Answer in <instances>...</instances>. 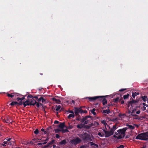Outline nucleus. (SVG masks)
<instances>
[{"instance_id":"14","label":"nucleus","mask_w":148,"mask_h":148,"mask_svg":"<svg viewBox=\"0 0 148 148\" xmlns=\"http://www.w3.org/2000/svg\"><path fill=\"white\" fill-rule=\"evenodd\" d=\"M11 117L9 115H8L4 119V121L6 123H11V121L10 120Z\"/></svg>"},{"instance_id":"57","label":"nucleus","mask_w":148,"mask_h":148,"mask_svg":"<svg viewBox=\"0 0 148 148\" xmlns=\"http://www.w3.org/2000/svg\"><path fill=\"white\" fill-rule=\"evenodd\" d=\"M9 143H10V145H12L13 144V143H14V142L13 141L12 142L11 141L10 142H9V143H8V144H9Z\"/></svg>"},{"instance_id":"23","label":"nucleus","mask_w":148,"mask_h":148,"mask_svg":"<svg viewBox=\"0 0 148 148\" xmlns=\"http://www.w3.org/2000/svg\"><path fill=\"white\" fill-rule=\"evenodd\" d=\"M84 124H83L82 123L78 124L77 125V127L79 129H81L84 127Z\"/></svg>"},{"instance_id":"52","label":"nucleus","mask_w":148,"mask_h":148,"mask_svg":"<svg viewBox=\"0 0 148 148\" xmlns=\"http://www.w3.org/2000/svg\"><path fill=\"white\" fill-rule=\"evenodd\" d=\"M26 95L24 96L23 97L20 98V100L22 101V100H24L25 99V96Z\"/></svg>"},{"instance_id":"46","label":"nucleus","mask_w":148,"mask_h":148,"mask_svg":"<svg viewBox=\"0 0 148 148\" xmlns=\"http://www.w3.org/2000/svg\"><path fill=\"white\" fill-rule=\"evenodd\" d=\"M44 134H49V132L46 130V131L45 130V131H44Z\"/></svg>"},{"instance_id":"35","label":"nucleus","mask_w":148,"mask_h":148,"mask_svg":"<svg viewBox=\"0 0 148 148\" xmlns=\"http://www.w3.org/2000/svg\"><path fill=\"white\" fill-rule=\"evenodd\" d=\"M119 97H117L116 98L114 99V101L116 103H117L118 101L119 100Z\"/></svg>"},{"instance_id":"38","label":"nucleus","mask_w":148,"mask_h":148,"mask_svg":"<svg viewBox=\"0 0 148 148\" xmlns=\"http://www.w3.org/2000/svg\"><path fill=\"white\" fill-rule=\"evenodd\" d=\"M34 133L37 135L39 133V130L38 129H36V130L34 131Z\"/></svg>"},{"instance_id":"15","label":"nucleus","mask_w":148,"mask_h":148,"mask_svg":"<svg viewBox=\"0 0 148 148\" xmlns=\"http://www.w3.org/2000/svg\"><path fill=\"white\" fill-rule=\"evenodd\" d=\"M108 96V95L102 96V103L103 105H104L107 103V101L106 99V97Z\"/></svg>"},{"instance_id":"48","label":"nucleus","mask_w":148,"mask_h":148,"mask_svg":"<svg viewBox=\"0 0 148 148\" xmlns=\"http://www.w3.org/2000/svg\"><path fill=\"white\" fill-rule=\"evenodd\" d=\"M120 101L121 103L122 104H123L124 103V101L123 100H121V99H120L119 100V102H120Z\"/></svg>"},{"instance_id":"60","label":"nucleus","mask_w":148,"mask_h":148,"mask_svg":"<svg viewBox=\"0 0 148 148\" xmlns=\"http://www.w3.org/2000/svg\"><path fill=\"white\" fill-rule=\"evenodd\" d=\"M7 140V141H9L11 140V138H6V139Z\"/></svg>"},{"instance_id":"45","label":"nucleus","mask_w":148,"mask_h":148,"mask_svg":"<svg viewBox=\"0 0 148 148\" xmlns=\"http://www.w3.org/2000/svg\"><path fill=\"white\" fill-rule=\"evenodd\" d=\"M52 129V127H51V126H50L49 127H48L47 128L46 130H47V131H49L51 129Z\"/></svg>"},{"instance_id":"51","label":"nucleus","mask_w":148,"mask_h":148,"mask_svg":"<svg viewBox=\"0 0 148 148\" xmlns=\"http://www.w3.org/2000/svg\"><path fill=\"white\" fill-rule=\"evenodd\" d=\"M56 137L57 138H58L60 137L59 135L58 134H56Z\"/></svg>"},{"instance_id":"28","label":"nucleus","mask_w":148,"mask_h":148,"mask_svg":"<svg viewBox=\"0 0 148 148\" xmlns=\"http://www.w3.org/2000/svg\"><path fill=\"white\" fill-rule=\"evenodd\" d=\"M68 129L66 128L65 129H64L63 128L61 130V132L62 133H65L66 132H69V131L68 130Z\"/></svg>"},{"instance_id":"40","label":"nucleus","mask_w":148,"mask_h":148,"mask_svg":"<svg viewBox=\"0 0 148 148\" xmlns=\"http://www.w3.org/2000/svg\"><path fill=\"white\" fill-rule=\"evenodd\" d=\"M27 99L32 98H33V96L32 95H28L27 96Z\"/></svg>"},{"instance_id":"5","label":"nucleus","mask_w":148,"mask_h":148,"mask_svg":"<svg viewBox=\"0 0 148 148\" xmlns=\"http://www.w3.org/2000/svg\"><path fill=\"white\" fill-rule=\"evenodd\" d=\"M82 140L78 137H76L74 139H72L70 141V143L72 144L76 145L81 142Z\"/></svg>"},{"instance_id":"25","label":"nucleus","mask_w":148,"mask_h":148,"mask_svg":"<svg viewBox=\"0 0 148 148\" xmlns=\"http://www.w3.org/2000/svg\"><path fill=\"white\" fill-rule=\"evenodd\" d=\"M139 93L138 92H135L134 93L133 92H132V96L133 98H135V96H136L137 95H139Z\"/></svg>"},{"instance_id":"22","label":"nucleus","mask_w":148,"mask_h":148,"mask_svg":"<svg viewBox=\"0 0 148 148\" xmlns=\"http://www.w3.org/2000/svg\"><path fill=\"white\" fill-rule=\"evenodd\" d=\"M75 115L74 114V113H71L67 117V118L68 119H70L71 117L73 118H74L75 117Z\"/></svg>"},{"instance_id":"2","label":"nucleus","mask_w":148,"mask_h":148,"mask_svg":"<svg viewBox=\"0 0 148 148\" xmlns=\"http://www.w3.org/2000/svg\"><path fill=\"white\" fill-rule=\"evenodd\" d=\"M127 127L123 128L122 129H120L118 130L119 132V136H117L115 135H114V137L118 139H120L123 138L125 136V133L126 130H127Z\"/></svg>"},{"instance_id":"30","label":"nucleus","mask_w":148,"mask_h":148,"mask_svg":"<svg viewBox=\"0 0 148 148\" xmlns=\"http://www.w3.org/2000/svg\"><path fill=\"white\" fill-rule=\"evenodd\" d=\"M54 142V140H53L51 141L50 142H49V143H48L47 146H49L51 145H52V144H53V143Z\"/></svg>"},{"instance_id":"31","label":"nucleus","mask_w":148,"mask_h":148,"mask_svg":"<svg viewBox=\"0 0 148 148\" xmlns=\"http://www.w3.org/2000/svg\"><path fill=\"white\" fill-rule=\"evenodd\" d=\"M56 111H59L61 108V106L60 105L57 106L56 105Z\"/></svg>"},{"instance_id":"24","label":"nucleus","mask_w":148,"mask_h":148,"mask_svg":"<svg viewBox=\"0 0 148 148\" xmlns=\"http://www.w3.org/2000/svg\"><path fill=\"white\" fill-rule=\"evenodd\" d=\"M117 128V126L116 125H114L112 128H111L110 129L111 131H112L113 132V133L115 130H116Z\"/></svg>"},{"instance_id":"61","label":"nucleus","mask_w":148,"mask_h":148,"mask_svg":"<svg viewBox=\"0 0 148 148\" xmlns=\"http://www.w3.org/2000/svg\"><path fill=\"white\" fill-rule=\"evenodd\" d=\"M140 113V111L138 110L136 112V113L137 114H139Z\"/></svg>"},{"instance_id":"53","label":"nucleus","mask_w":148,"mask_h":148,"mask_svg":"<svg viewBox=\"0 0 148 148\" xmlns=\"http://www.w3.org/2000/svg\"><path fill=\"white\" fill-rule=\"evenodd\" d=\"M38 97H45V95H37Z\"/></svg>"},{"instance_id":"12","label":"nucleus","mask_w":148,"mask_h":148,"mask_svg":"<svg viewBox=\"0 0 148 148\" xmlns=\"http://www.w3.org/2000/svg\"><path fill=\"white\" fill-rule=\"evenodd\" d=\"M29 99L30 101V103L32 104L31 105V106H34L36 105V103H37V101L34 98Z\"/></svg>"},{"instance_id":"20","label":"nucleus","mask_w":148,"mask_h":148,"mask_svg":"<svg viewBox=\"0 0 148 148\" xmlns=\"http://www.w3.org/2000/svg\"><path fill=\"white\" fill-rule=\"evenodd\" d=\"M7 96L8 97L12 98L14 96H16V94L15 93H12V94H7Z\"/></svg>"},{"instance_id":"43","label":"nucleus","mask_w":148,"mask_h":148,"mask_svg":"<svg viewBox=\"0 0 148 148\" xmlns=\"http://www.w3.org/2000/svg\"><path fill=\"white\" fill-rule=\"evenodd\" d=\"M66 112H69V113H74L73 111V110H69L66 111Z\"/></svg>"},{"instance_id":"54","label":"nucleus","mask_w":148,"mask_h":148,"mask_svg":"<svg viewBox=\"0 0 148 148\" xmlns=\"http://www.w3.org/2000/svg\"><path fill=\"white\" fill-rule=\"evenodd\" d=\"M91 112L94 115H96V113L95 112L91 111Z\"/></svg>"},{"instance_id":"50","label":"nucleus","mask_w":148,"mask_h":148,"mask_svg":"<svg viewBox=\"0 0 148 148\" xmlns=\"http://www.w3.org/2000/svg\"><path fill=\"white\" fill-rule=\"evenodd\" d=\"M126 90V88L121 89L120 90H119V91L122 92V91H124V90Z\"/></svg>"},{"instance_id":"41","label":"nucleus","mask_w":148,"mask_h":148,"mask_svg":"<svg viewBox=\"0 0 148 148\" xmlns=\"http://www.w3.org/2000/svg\"><path fill=\"white\" fill-rule=\"evenodd\" d=\"M78 117H77L76 118V120L78 121H79L81 120V117H79L80 116H78Z\"/></svg>"},{"instance_id":"16","label":"nucleus","mask_w":148,"mask_h":148,"mask_svg":"<svg viewBox=\"0 0 148 148\" xmlns=\"http://www.w3.org/2000/svg\"><path fill=\"white\" fill-rule=\"evenodd\" d=\"M52 100L56 103L58 104L60 103L61 101L59 99H57L55 98H52Z\"/></svg>"},{"instance_id":"36","label":"nucleus","mask_w":148,"mask_h":148,"mask_svg":"<svg viewBox=\"0 0 148 148\" xmlns=\"http://www.w3.org/2000/svg\"><path fill=\"white\" fill-rule=\"evenodd\" d=\"M54 131L56 133H59L60 132H61V130L59 129H55Z\"/></svg>"},{"instance_id":"11","label":"nucleus","mask_w":148,"mask_h":148,"mask_svg":"<svg viewBox=\"0 0 148 148\" xmlns=\"http://www.w3.org/2000/svg\"><path fill=\"white\" fill-rule=\"evenodd\" d=\"M131 99H132V100L131 101H130L128 102V104L129 106H132L133 104L138 103V100H133L132 98H131Z\"/></svg>"},{"instance_id":"26","label":"nucleus","mask_w":148,"mask_h":148,"mask_svg":"<svg viewBox=\"0 0 148 148\" xmlns=\"http://www.w3.org/2000/svg\"><path fill=\"white\" fill-rule=\"evenodd\" d=\"M18 104V102L16 101H12L10 104V105L11 106H13L15 105Z\"/></svg>"},{"instance_id":"44","label":"nucleus","mask_w":148,"mask_h":148,"mask_svg":"<svg viewBox=\"0 0 148 148\" xmlns=\"http://www.w3.org/2000/svg\"><path fill=\"white\" fill-rule=\"evenodd\" d=\"M41 100V97H40L39 98H38L37 100L38 102H40Z\"/></svg>"},{"instance_id":"3","label":"nucleus","mask_w":148,"mask_h":148,"mask_svg":"<svg viewBox=\"0 0 148 148\" xmlns=\"http://www.w3.org/2000/svg\"><path fill=\"white\" fill-rule=\"evenodd\" d=\"M136 139L142 140H148V132L138 134L136 137Z\"/></svg>"},{"instance_id":"8","label":"nucleus","mask_w":148,"mask_h":148,"mask_svg":"<svg viewBox=\"0 0 148 148\" xmlns=\"http://www.w3.org/2000/svg\"><path fill=\"white\" fill-rule=\"evenodd\" d=\"M91 118V116H86V117H84L81 120V122L82 123H84V124H87L88 123V121L87 120V119L88 118Z\"/></svg>"},{"instance_id":"55","label":"nucleus","mask_w":148,"mask_h":148,"mask_svg":"<svg viewBox=\"0 0 148 148\" xmlns=\"http://www.w3.org/2000/svg\"><path fill=\"white\" fill-rule=\"evenodd\" d=\"M87 112V111L86 110H83V111H82V113H86Z\"/></svg>"},{"instance_id":"47","label":"nucleus","mask_w":148,"mask_h":148,"mask_svg":"<svg viewBox=\"0 0 148 148\" xmlns=\"http://www.w3.org/2000/svg\"><path fill=\"white\" fill-rule=\"evenodd\" d=\"M33 98L34 99L35 98V100H37L38 98V95H37V96H33Z\"/></svg>"},{"instance_id":"49","label":"nucleus","mask_w":148,"mask_h":148,"mask_svg":"<svg viewBox=\"0 0 148 148\" xmlns=\"http://www.w3.org/2000/svg\"><path fill=\"white\" fill-rule=\"evenodd\" d=\"M119 132L118 131V130H117V132H115V134L114 135H115L116 136V135H118L119 136Z\"/></svg>"},{"instance_id":"56","label":"nucleus","mask_w":148,"mask_h":148,"mask_svg":"<svg viewBox=\"0 0 148 148\" xmlns=\"http://www.w3.org/2000/svg\"><path fill=\"white\" fill-rule=\"evenodd\" d=\"M59 122L57 121H55L54 122L55 124H58L59 123Z\"/></svg>"},{"instance_id":"59","label":"nucleus","mask_w":148,"mask_h":148,"mask_svg":"<svg viewBox=\"0 0 148 148\" xmlns=\"http://www.w3.org/2000/svg\"><path fill=\"white\" fill-rule=\"evenodd\" d=\"M119 147L120 148H123L124 147V146L123 145H121Z\"/></svg>"},{"instance_id":"62","label":"nucleus","mask_w":148,"mask_h":148,"mask_svg":"<svg viewBox=\"0 0 148 148\" xmlns=\"http://www.w3.org/2000/svg\"><path fill=\"white\" fill-rule=\"evenodd\" d=\"M3 143L5 144H7L8 143L7 141H5L3 142Z\"/></svg>"},{"instance_id":"19","label":"nucleus","mask_w":148,"mask_h":148,"mask_svg":"<svg viewBox=\"0 0 148 148\" xmlns=\"http://www.w3.org/2000/svg\"><path fill=\"white\" fill-rule=\"evenodd\" d=\"M89 144H90V145L92 146L94 148H97L98 147V145H97L94 143L93 142H90Z\"/></svg>"},{"instance_id":"29","label":"nucleus","mask_w":148,"mask_h":148,"mask_svg":"<svg viewBox=\"0 0 148 148\" xmlns=\"http://www.w3.org/2000/svg\"><path fill=\"white\" fill-rule=\"evenodd\" d=\"M36 106L38 108H39L40 106H42L43 105L40 102H37L36 103Z\"/></svg>"},{"instance_id":"58","label":"nucleus","mask_w":148,"mask_h":148,"mask_svg":"<svg viewBox=\"0 0 148 148\" xmlns=\"http://www.w3.org/2000/svg\"><path fill=\"white\" fill-rule=\"evenodd\" d=\"M43 144V143H38V144H37V145H42Z\"/></svg>"},{"instance_id":"64","label":"nucleus","mask_w":148,"mask_h":148,"mask_svg":"<svg viewBox=\"0 0 148 148\" xmlns=\"http://www.w3.org/2000/svg\"><path fill=\"white\" fill-rule=\"evenodd\" d=\"M143 105L144 106H146V107H147V104H146L145 103H143Z\"/></svg>"},{"instance_id":"39","label":"nucleus","mask_w":148,"mask_h":148,"mask_svg":"<svg viewBox=\"0 0 148 148\" xmlns=\"http://www.w3.org/2000/svg\"><path fill=\"white\" fill-rule=\"evenodd\" d=\"M106 122V121L105 120H102V124H103L104 125V126L103 127V128L104 127H105V128H106V129H107L106 128V125L105 123Z\"/></svg>"},{"instance_id":"34","label":"nucleus","mask_w":148,"mask_h":148,"mask_svg":"<svg viewBox=\"0 0 148 148\" xmlns=\"http://www.w3.org/2000/svg\"><path fill=\"white\" fill-rule=\"evenodd\" d=\"M129 96V94L128 93H127L126 95H124L123 96V99H125L127 98H128Z\"/></svg>"},{"instance_id":"13","label":"nucleus","mask_w":148,"mask_h":148,"mask_svg":"<svg viewBox=\"0 0 148 148\" xmlns=\"http://www.w3.org/2000/svg\"><path fill=\"white\" fill-rule=\"evenodd\" d=\"M31 105H32L30 103L29 99L26 100L25 101L23 102V105L24 107H26L27 106H31Z\"/></svg>"},{"instance_id":"21","label":"nucleus","mask_w":148,"mask_h":148,"mask_svg":"<svg viewBox=\"0 0 148 148\" xmlns=\"http://www.w3.org/2000/svg\"><path fill=\"white\" fill-rule=\"evenodd\" d=\"M67 143V142L65 139L62 140L59 142V144L61 145H65Z\"/></svg>"},{"instance_id":"1","label":"nucleus","mask_w":148,"mask_h":148,"mask_svg":"<svg viewBox=\"0 0 148 148\" xmlns=\"http://www.w3.org/2000/svg\"><path fill=\"white\" fill-rule=\"evenodd\" d=\"M91 134H90L86 132L80 134L79 136L82 139L83 141L90 142L92 141Z\"/></svg>"},{"instance_id":"33","label":"nucleus","mask_w":148,"mask_h":148,"mask_svg":"<svg viewBox=\"0 0 148 148\" xmlns=\"http://www.w3.org/2000/svg\"><path fill=\"white\" fill-rule=\"evenodd\" d=\"M69 126L68 127L66 126L65 127L68 129L70 130L72 129L73 128V126L72 125H70L69 123Z\"/></svg>"},{"instance_id":"6","label":"nucleus","mask_w":148,"mask_h":148,"mask_svg":"<svg viewBox=\"0 0 148 148\" xmlns=\"http://www.w3.org/2000/svg\"><path fill=\"white\" fill-rule=\"evenodd\" d=\"M73 110H74L75 112V116H80L79 114L82 113L83 111V110L82 109V107H80L79 108L75 107Z\"/></svg>"},{"instance_id":"17","label":"nucleus","mask_w":148,"mask_h":148,"mask_svg":"<svg viewBox=\"0 0 148 148\" xmlns=\"http://www.w3.org/2000/svg\"><path fill=\"white\" fill-rule=\"evenodd\" d=\"M58 127L59 128L61 129V130L62 129L64 128V127H66L65 126L64 123H60V124L58 125Z\"/></svg>"},{"instance_id":"18","label":"nucleus","mask_w":148,"mask_h":148,"mask_svg":"<svg viewBox=\"0 0 148 148\" xmlns=\"http://www.w3.org/2000/svg\"><path fill=\"white\" fill-rule=\"evenodd\" d=\"M126 126L128 127H127V129H130V130H134L135 128V127L134 126L130 125H129L128 124H127Z\"/></svg>"},{"instance_id":"27","label":"nucleus","mask_w":148,"mask_h":148,"mask_svg":"<svg viewBox=\"0 0 148 148\" xmlns=\"http://www.w3.org/2000/svg\"><path fill=\"white\" fill-rule=\"evenodd\" d=\"M147 98V97L146 95H145L144 96H142L141 97V99H143V101L144 102L146 101Z\"/></svg>"},{"instance_id":"42","label":"nucleus","mask_w":148,"mask_h":148,"mask_svg":"<svg viewBox=\"0 0 148 148\" xmlns=\"http://www.w3.org/2000/svg\"><path fill=\"white\" fill-rule=\"evenodd\" d=\"M18 106H21L22 104L23 105V103L22 101H21L19 102V103H18Z\"/></svg>"},{"instance_id":"4","label":"nucleus","mask_w":148,"mask_h":148,"mask_svg":"<svg viewBox=\"0 0 148 148\" xmlns=\"http://www.w3.org/2000/svg\"><path fill=\"white\" fill-rule=\"evenodd\" d=\"M85 99H88L90 101H94L96 100L100 101L102 99V96H95L94 97H88L85 98Z\"/></svg>"},{"instance_id":"9","label":"nucleus","mask_w":148,"mask_h":148,"mask_svg":"<svg viewBox=\"0 0 148 148\" xmlns=\"http://www.w3.org/2000/svg\"><path fill=\"white\" fill-rule=\"evenodd\" d=\"M91 118V116H86V117H84L81 120V122L82 123H84V124H87L88 123V121L87 120V119L88 118Z\"/></svg>"},{"instance_id":"7","label":"nucleus","mask_w":148,"mask_h":148,"mask_svg":"<svg viewBox=\"0 0 148 148\" xmlns=\"http://www.w3.org/2000/svg\"><path fill=\"white\" fill-rule=\"evenodd\" d=\"M110 105H108L107 106L102 108V110L103 109H105V110L102 111V113H103L105 115L108 114L110 112V110L109 109V106H110Z\"/></svg>"},{"instance_id":"37","label":"nucleus","mask_w":148,"mask_h":148,"mask_svg":"<svg viewBox=\"0 0 148 148\" xmlns=\"http://www.w3.org/2000/svg\"><path fill=\"white\" fill-rule=\"evenodd\" d=\"M135 112L134 111V110H133L132 112L131 115L132 116H138L137 115H136V114H134Z\"/></svg>"},{"instance_id":"10","label":"nucleus","mask_w":148,"mask_h":148,"mask_svg":"<svg viewBox=\"0 0 148 148\" xmlns=\"http://www.w3.org/2000/svg\"><path fill=\"white\" fill-rule=\"evenodd\" d=\"M103 131L105 132V133L106 134V137H109L111 135H112L113 134V132L112 131H105L104 129H103Z\"/></svg>"},{"instance_id":"32","label":"nucleus","mask_w":148,"mask_h":148,"mask_svg":"<svg viewBox=\"0 0 148 148\" xmlns=\"http://www.w3.org/2000/svg\"><path fill=\"white\" fill-rule=\"evenodd\" d=\"M44 97H41V101L42 103H46V100L44 98Z\"/></svg>"},{"instance_id":"63","label":"nucleus","mask_w":148,"mask_h":148,"mask_svg":"<svg viewBox=\"0 0 148 148\" xmlns=\"http://www.w3.org/2000/svg\"><path fill=\"white\" fill-rule=\"evenodd\" d=\"M20 98L19 97H17L16 98V100L18 101H19V100H20Z\"/></svg>"}]
</instances>
